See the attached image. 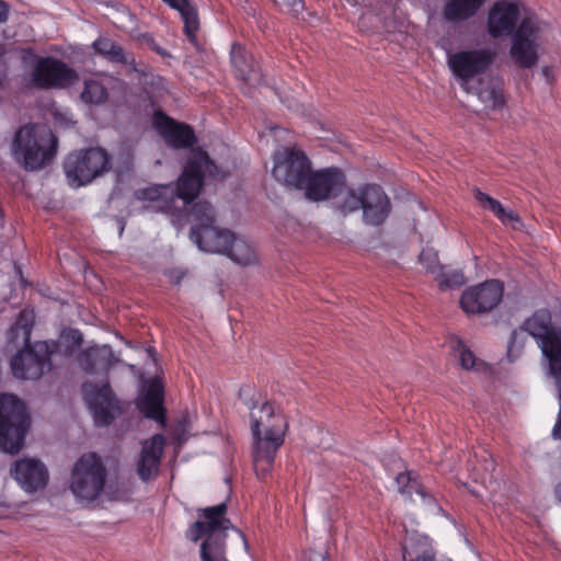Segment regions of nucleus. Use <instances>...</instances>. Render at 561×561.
<instances>
[{
  "mask_svg": "<svg viewBox=\"0 0 561 561\" xmlns=\"http://www.w3.org/2000/svg\"><path fill=\"white\" fill-rule=\"evenodd\" d=\"M488 33L493 38L512 35L510 55L522 68L534 67L548 39L550 25L522 0H499L488 13Z\"/></svg>",
  "mask_w": 561,
  "mask_h": 561,
  "instance_id": "nucleus-1",
  "label": "nucleus"
},
{
  "mask_svg": "<svg viewBox=\"0 0 561 561\" xmlns=\"http://www.w3.org/2000/svg\"><path fill=\"white\" fill-rule=\"evenodd\" d=\"M226 173L210 160L206 151L197 148L190 152L176 185H152L138 190L135 195L139 201H148L151 208L171 215L178 221L182 213L199 194L207 180L221 181Z\"/></svg>",
  "mask_w": 561,
  "mask_h": 561,
  "instance_id": "nucleus-2",
  "label": "nucleus"
},
{
  "mask_svg": "<svg viewBox=\"0 0 561 561\" xmlns=\"http://www.w3.org/2000/svg\"><path fill=\"white\" fill-rule=\"evenodd\" d=\"M79 368L87 375H101L99 382L85 381L82 385L84 401L98 425L108 424L118 413V403L110 387L106 374L115 363L108 345H91L78 354Z\"/></svg>",
  "mask_w": 561,
  "mask_h": 561,
  "instance_id": "nucleus-3",
  "label": "nucleus"
},
{
  "mask_svg": "<svg viewBox=\"0 0 561 561\" xmlns=\"http://www.w3.org/2000/svg\"><path fill=\"white\" fill-rule=\"evenodd\" d=\"M253 435V466L256 474L264 478L272 470L278 448L284 444L288 428L283 411L265 401L250 412Z\"/></svg>",
  "mask_w": 561,
  "mask_h": 561,
  "instance_id": "nucleus-4",
  "label": "nucleus"
},
{
  "mask_svg": "<svg viewBox=\"0 0 561 561\" xmlns=\"http://www.w3.org/2000/svg\"><path fill=\"white\" fill-rule=\"evenodd\" d=\"M226 513V503L202 508L198 511L199 519L187 531V537L193 541L206 537L201 548L203 561H228L225 556V539L226 531L232 525Z\"/></svg>",
  "mask_w": 561,
  "mask_h": 561,
  "instance_id": "nucleus-5",
  "label": "nucleus"
},
{
  "mask_svg": "<svg viewBox=\"0 0 561 561\" xmlns=\"http://www.w3.org/2000/svg\"><path fill=\"white\" fill-rule=\"evenodd\" d=\"M57 139L45 125L21 127L12 144L14 159L26 170L45 167L56 153Z\"/></svg>",
  "mask_w": 561,
  "mask_h": 561,
  "instance_id": "nucleus-6",
  "label": "nucleus"
},
{
  "mask_svg": "<svg viewBox=\"0 0 561 561\" xmlns=\"http://www.w3.org/2000/svg\"><path fill=\"white\" fill-rule=\"evenodd\" d=\"M188 218L192 222L191 240L201 251L222 254L227 250L232 232L216 226V214L209 203L193 204L188 211Z\"/></svg>",
  "mask_w": 561,
  "mask_h": 561,
  "instance_id": "nucleus-7",
  "label": "nucleus"
},
{
  "mask_svg": "<svg viewBox=\"0 0 561 561\" xmlns=\"http://www.w3.org/2000/svg\"><path fill=\"white\" fill-rule=\"evenodd\" d=\"M30 427L25 405L13 394H0V450L16 454Z\"/></svg>",
  "mask_w": 561,
  "mask_h": 561,
  "instance_id": "nucleus-8",
  "label": "nucleus"
},
{
  "mask_svg": "<svg viewBox=\"0 0 561 561\" xmlns=\"http://www.w3.org/2000/svg\"><path fill=\"white\" fill-rule=\"evenodd\" d=\"M495 53L488 48L448 51L446 62L460 88L471 92V81L483 75L493 64Z\"/></svg>",
  "mask_w": 561,
  "mask_h": 561,
  "instance_id": "nucleus-9",
  "label": "nucleus"
},
{
  "mask_svg": "<svg viewBox=\"0 0 561 561\" xmlns=\"http://www.w3.org/2000/svg\"><path fill=\"white\" fill-rule=\"evenodd\" d=\"M33 59L30 71V82L38 89H64L77 81L78 75L62 60L46 56L36 57L31 51L23 57V62L28 64Z\"/></svg>",
  "mask_w": 561,
  "mask_h": 561,
  "instance_id": "nucleus-10",
  "label": "nucleus"
},
{
  "mask_svg": "<svg viewBox=\"0 0 561 561\" xmlns=\"http://www.w3.org/2000/svg\"><path fill=\"white\" fill-rule=\"evenodd\" d=\"M104 483L105 469L96 454L82 455L71 473L73 495L82 502L94 501L103 491Z\"/></svg>",
  "mask_w": 561,
  "mask_h": 561,
  "instance_id": "nucleus-11",
  "label": "nucleus"
},
{
  "mask_svg": "<svg viewBox=\"0 0 561 561\" xmlns=\"http://www.w3.org/2000/svg\"><path fill=\"white\" fill-rule=\"evenodd\" d=\"M108 167V154L102 148H90L70 153L64 164L68 182L75 187L89 184Z\"/></svg>",
  "mask_w": 561,
  "mask_h": 561,
  "instance_id": "nucleus-12",
  "label": "nucleus"
},
{
  "mask_svg": "<svg viewBox=\"0 0 561 561\" xmlns=\"http://www.w3.org/2000/svg\"><path fill=\"white\" fill-rule=\"evenodd\" d=\"M274 179L289 190H302L311 170L307 156L297 148L283 147L273 156Z\"/></svg>",
  "mask_w": 561,
  "mask_h": 561,
  "instance_id": "nucleus-13",
  "label": "nucleus"
},
{
  "mask_svg": "<svg viewBox=\"0 0 561 561\" xmlns=\"http://www.w3.org/2000/svg\"><path fill=\"white\" fill-rule=\"evenodd\" d=\"M503 295V283L489 279L468 287L460 297V307L468 316L488 313L501 304Z\"/></svg>",
  "mask_w": 561,
  "mask_h": 561,
  "instance_id": "nucleus-14",
  "label": "nucleus"
},
{
  "mask_svg": "<svg viewBox=\"0 0 561 561\" xmlns=\"http://www.w3.org/2000/svg\"><path fill=\"white\" fill-rule=\"evenodd\" d=\"M50 345L47 342H36L32 347L26 346L11 360L13 375L19 379L36 380L51 367Z\"/></svg>",
  "mask_w": 561,
  "mask_h": 561,
  "instance_id": "nucleus-15",
  "label": "nucleus"
},
{
  "mask_svg": "<svg viewBox=\"0 0 561 561\" xmlns=\"http://www.w3.org/2000/svg\"><path fill=\"white\" fill-rule=\"evenodd\" d=\"M345 184V176L337 169L310 170L302 186L308 199L319 202L337 196Z\"/></svg>",
  "mask_w": 561,
  "mask_h": 561,
  "instance_id": "nucleus-16",
  "label": "nucleus"
},
{
  "mask_svg": "<svg viewBox=\"0 0 561 561\" xmlns=\"http://www.w3.org/2000/svg\"><path fill=\"white\" fill-rule=\"evenodd\" d=\"M153 126L170 147L187 148L196 141L194 130L188 125L178 123L161 112L154 113Z\"/></svg>",
  "mask_w": 561,
  "mask_h": 561,
  "instance_id": "nucleus-17",
  "label": "nucleus"
},
{
  "mask_svg": "<svg viewBox=\"0 0 561 561\" xmlns=\"http://www.w3.org/2000/svg\"><path fill=\"white\" fill-rule=\"evenodd\" d=\"M363 218L367 225H381L388 217L391 206L388 196L379 185L367 184L362 187Z\"/></svg>",
  "mask_w": 561,
  "mask_h": 561,
  "instance_id": "nucleus-18",
  "label": "nucleus"
},
{
  "mask_svg": "<svg viewBox=\"0 0 561 561\" xmlns=\"http://www.w3.org/2000/svg\"><path fill=\"white\" fill-rule=\"evenodd\" d=\"M11 474L19 485L26 492L43 489L48 480L45 466L37 459L23 458L14 462Z\"/></svg>",
  "mask_w": 561,
  "mask_h": 561,
  "instance_id": "nucleus-19",
  "label": "nucleus"
},
{
  "mask_svg": "<svg viewBox=\"0 0 561 561\" xmlns=\"http://www.w3.org/2000/svg\"><path fill=\"white\" fill-rule=\"evenodd\" d=\"M164 444L165 438L161 434H157L142 443L137 465L138 476L142 481H148L158 473Z\"/></svg>",
  "mask_w": 561,
  "mask_h": 561,
  "instance_id": "nucleus-20",
  "label": "nucleus"
},
{
  "mask_svg": "<svg viewBox=\"0 0 561 561\" xmlns=\"http://www.w3.org/2000/svg\"><path fill=\"white\" fill-rule=\"evenodd\" d=\"M138 410L148 419H152L165 425L163 409V389L158 381H150L137 398Z\"/></svg>",
  "mask_w": 561,
  "mask_h": 561,
  "instance_id": "nucleus-21",
  "label": "nucleus"
},
{
  "mask_svg": "<svg viewBox=\"0 0 561 561\" xmlns=\"http://www.w3.org/2000/svg\"><path fill=\"white\" fill-rule=\"evenodd\" d=\"M231 64L234 69L236 77L248 83L256 85L262 83L260 70L253 65L252 56L241 45H233L231 48Z\"/></svg>",
  "mask_w": 561,
  "mask_h": 561,
  "instance_id": "nucleus-22",
  "label": "nucleus"
},
{
  "mask_svg": "<svg viewBox=\"0 0 561 561\" xmlns=\"http://www.w3.org/2000/svg\"><path fill=\"white\" fill-rule=\"evenodd\" d=\"M476 199L485 209L490 210L503 225L519 229L523 224L519 216L512 209H506L497 199L478 191Z\"/></svg>",
  "mask_w": 561,
  "mask_h": 561,
  "instance_id": "nucleus-23",
  "label": "nucleus"
},
{
  "mask_svg": "<svg viewBox=\"0 0 561 561\" xmlns=\"http://www.w3.org/2000/svg\"><path fill=\"white\" fill-rule=\"evenodd\" d=\"M239 265L248 266L257 262L255 249L243 238L231 234V239L227 244V250L222 252Z\"/></svg>",
  "mask_w": 561,
  "mask_h": 561,
  "instance_id": "nucleus-24",
  "label": "nucleus"
},
{
  "mask_svg": "<svg viewBox=\"0 0 561 561\" xmlns=\"http://www.w3.org/2000/svg\"><path fill=\"white\" fill-rule=\"evenodd\" d=\"M485 0H449L444 9V16L449 22L463 21L473 16Z\"/></svg>",
  "mask_w": 561,
  "mask_h": 561,
  "instance_id": "nucleus-25",
  "label": "nucleus"
},
{
  "mask_svg": "<svg viewBox=\"0 0 561 561\" xmlns=\"http://www.w3.org/2000/svg\"><path fill=\"white\" fill-rule=\"evenodd\" d=\"M111 78H94L85 80L84 89L81 93V99L85 103L101 104L107 99L106 84Z\"/></svg>",
  "mask_w": 561,
  "mask_h": 561,
  "instance_id": "nucleus-26",
  "label": "nucleus"
},
{
  "mask_svg": "<svg viewBox=\"0 0 561 561\" xmlns=\"http://www.w3.org/2000/svg\"><path fill=\"white\" fill-rule=\"evenodd\" d=\"M92 47L100 55L104 56L111 61L128 64L129 58L124 49L107 37H100L93 42Z\"/></svg>",
  "mask_w": 561,
  "mask_h": 561,
  "instance_id": "nucleus-27",
  "label": "nucleus"
},
{
  "mask_svg": "<svg viewBox=\"0 0 561 561\" xmlns=\"http://www.w3.org/2000/svg\"><path fill=\"white\" fill-rule=\"evenodd\" d=\"M335 198L337 208L344 214L363 209L362 187L356 191L344 186Z\"/></svg>",
  "mask_w": 561,
  "mask_h": 561,
  "instance_id": "nucleus-28",
  "label": "nucleus"
},
{
  "mask_svg": "<svg viewBox=\"0 0 561 561\" xmlns=\"http://www.w3.org/2000/svg\"><path fill=\"white\" fill-rule=\"evenodd\" d=\"M33 328V312L23 310L20 312L15 323L9 331L10 339H22L25 343L30 341L31 331Z\"/></svg>",
  "mask_w": 561,
  "mask_h": 561,
  "instance_id": "nucleus-29",
  "label": "nucleus"
},
{
  "mask_svg": "<svg viewBox=\"0 0 561 561\" xmlns=\"http://www.w3.org/2000/svg\"><path fill=\"white\" fill-rule=\"evenodd\" d=\"M453 347L458 353L459 362L463 369L483 371L486 368L485 363L477 358L462 341L457 340Z\"/></svg>",
  "mask_w": 561,
  "mask_h": 561,
  "instance_id": "nucleus-30",
  "label": "nucleus"
},
{
  "mask_svg": "<svg viewBox=\"0 0 561 561\" xmlns=\"http://www.w3.org/2000/svg\"><path fill=\"white\" fill-rule=\"evenodd\" d=\"M470 93H476L479 100L484 104L485 108L495 110L503 105L502 93L494 87L478 90L471 85Z\"/></svg>",
  "mask_w": 561,
  "mask_h": 561,
  "instance_id": "nucleus-31",
  "label": "nucleus"
},
{
  "mask_svg": "<svg viewBox=\"0 0 561 561\" xmlns=\"http://www.w3.org/2000/svg\"><path fill=\"white\" fill-rule=\"evenodd\" d=\"M434 277L443 290L458 288L466 282L465 275L460 271L445 272L443 266L442 272L436 273Z\"/></svg>",
  "mask_w": 561,
  "mask_h": 561,
  "instance_id": "nucleus-32",
  "label": "nucleus"
},
{
  "mask_svg": "<svg viewBox=\"0 0 561 561\" xmlns=\"http://www.w3.org/2000/svg\"><path fill=\"white\" fill-rule=\"evenodd\" d=\"M396 482L401 494L411 497L413 493H416L422 497L424 496L423 490L421 489L419 482L411 477V472L399 473L396 477Z\"/></svg>",
  "mask_w": 561,
  "mask_h": 561,
  "instance_id": "nucleus-33",
  "label": "nucleus"
},
{
  "mask_svg": "<svg viewBox=\"0 0 561 561\" xmlns=\"http://www.w3.org/2000/svg\"><path fill=\"white\" fill-rule=\"evenodd\" d=\"M529 336L530 335L523 327L512 332L511 340L507 346V357L511 360H514L519 356Z\"/></svg>",
  "mask_w": 561,
  "mask_h": 561,
  "instance_id": "nucleus-34",
  "label": "nucleus"
},
{
  "mask_svg": "<svg viewBox=\"0 0 561 561\" xmlns=\"http://www.w3.org/2000/svg\"><path fill=\"white\" fill-rule=\"evenodd\" d=\"M419 262L425 268L426 273L433 276L442 272V264L439 263L437 252L433 249H423L420 253Z\"/></svg>",
  "mask_w": 561,
  "mask_h": 561,
  "instance_id": "nucleus-35",
  "label": "nucleus"
},
{
  "mask_svg": "<svg viewBox=\"0 0 561 561\" xmlns=\"http://www.w3.org/2000/svg\"><path fill=\"white\" fill-rule=\"evenodd\" d=\"M60 342L65 344L67 348H69L70 352L73 351V348L79 347L83 342V336L81 332L77 329H69L65 330L60 335Z\"/></svg>",
  "mask_w": 561,
  "mask_h": 561,
  "instance_id": "nucleus-36",
  "label": "nucleus"
},
{
  "mask_svg": "<svg viewBox=\"0 0 561 561\" xmlns=\"http://www.w3.org/2000/svg\"><path fill=\"white\" fill-rule=\"evenodd\" d=\"M280 7L286 8L291 13H298L302 9L301 0H273Z\"/></svg>",
  "mask_w": 561,
  "mask_h": 561,
  "instance_id": "nucleus-37",
  "label": "nucleus"
},
{
  "mask_svg": "<svg viewBox=\"0 0 561 561\" xmlns=\"http://www.w3.org/2000/svg\"><path fill=\"white\" fill-rule=\"evenodd\" d=\"M301 561H329L327 553L308 551L304 553Z\"/></svg>",
  "mask_w": 561,
  "mask_h": 561,
  "instance_id": "nucleus-38",
  "label": "nucleus"
},
{
  "mask_svg": "<svg viewBox=\"0 0 561 561\" xmlns=\"http://www.w3.org/2000/svg\"><path fill=\"white\" fill-rule=\"evenodd\" d=\"M557 387H558V391H559L560 413H559V417L553 426L552 436L554 438H561V390H560V387L558 383H557Z\"/></svg>",
  "mask_w": 561,
  "mask_h": 561,
  "instance_id": "nucleus-39",
  "label": "nucleus"
},
{
  "mask_svg": "<svg viewBox=\"0 0 561 561\" xmlns=\"http://www.w3.org/2000/svg\"><path fill=\"white\" fill-rule=\"evenodd\" d=\"M168 276L173 284H179L184 277V272L181 270H172L168 272Z\"/></svg>",
  "mask_w": 561,
  "mask_h": 561,
  "instance_id": "nucleus-40",
  "label": "nucleus"
},
{
  "mask_svg": "<svg viewBox=\"0 0 561 561\" xmlns=\"http://www.w3.org/2000/svg\"><path fill=\"white\" fill-rule=\"evenodd\" d=\"M9 16L8 5L0 0V22H5Z\"/></svg>",
  "mask_w": 561,
  "mask_h": 561,
  "instance_id": "nucleus-41",
  "label": "nucleus"
},
{
  "mask_svg": "<svg viewBox=\"0 0 561 561\" xmlns=\"http://www.w3.org/2000/svg\"><path fill=\"white\" fill-rule=\"evenodd\" d=\"M541 73L545 77V79L547 80V82L551 83L553 81V73H552V69L550 67H548V66L543 67L541 69Z\"/></svg>",
  "mask_w": 561,
  "mask_h": 561,
  "instance_id": "nucleus-42",
  "label": "nucleus"
},
{
  "mask_svg": "<svg viewBox=\"0 0 561 561\" xmlns=\"http://www.w3.org/2000/svg\"><path fill=\"white\" fill-rule=\"evenodd\" d=\"M556 496L561 502V482L556 486Z\"/></svg>",
  "mask_w": 561,
  "mask_h": 561,
  "instance_id": "nucleus-43",
  "label": "nucleus"
},
{
  "mask_svg": "<svg viewBox=\"0 0 561 561\" xmlns=\"http://www.w3.org/2000/svg\"><path fill=\"white\" fill-rule=\"evenodd\" d=\"M236 531H237V534L240 536V538L243 540L244 546H247V540H245V538H244L243 534H242L240 530H238V529H236Z\"/></svg>",
  "mask_w": 561,
  "mask_h": 561,
  "instance_id": "nucleus-44",
  "label": "nucleus"
}]
</instances>
